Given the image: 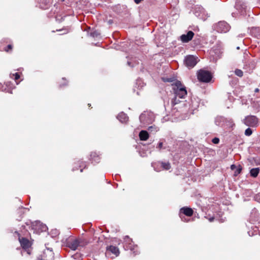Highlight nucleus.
Instances as JSON below:
<instances>
[{
  "label": "nucleus",
  "mask_w": 260,
  "mask_h": 260,
  "mask_svg": "<svg viewBox=\"0 0 260 260\" xmlns=\"http://www.w3.org/2000/svg\"><path fill=\"white\" fill-rule=\"evenodd\" d=\"M259 168H253L250 170V175L253 177H256L259 173Z\"/></svg>",
  "instance_id": "21"
},
{
  "label": "nucleus",
  "mask_w": 260,
  "mask_h": 260,
  "mask_svg": "<svg viewBox=\"0 0 260 260\" xmlns=\"http://www.w3.org/2000/svg\"><path fill=\"white\" fill-rule=\"evenodd\" d=\"M11 78H13V77H14V79L16 81L20 78V76L18 73H16L15 74H11L10 75Z\"/></svg>",
  "instance_id": "27"
},
{
  "label": "nucleus",
  "mask_w": 260,
  "mask_h": 260,
  "mask_svg": "<svg viewBox=\"0 0 260 260\" xmlns=\"http://www.w3.org/2000/svg\"><path fill=\"white\" fill-rule=\"evenodd\" d=\"M91 159H92V161H94L95 162H98L100 160V157L99 156H96V154L95 152H93L91 154Z\"/></svg>",
  "instance_id": "22"
},
{
  "label": "nucleus",
  "mask_w": 260,
  "mask_h": 260,
  "mask_svg": "<svg viewBox=\"0 0 260 260\" xmlns=\"http://www.w3.org/2000/svg\"><path fill=\"white\" fill-rule=\"evenodd\" d=\"M118 119L122 123L126 122L128 120V117L124 113H120L117 116Z\"/></svg>",
  "instance_id": "19"
},
{
  "label": "nucleus",
  "mask_w": 260,
  "mask_h": 260,
  "mask_svg": "<svg viewBox=\"0 0 260 260\" xmlns=\"http://www.w3.org/2000/svg\"><path fill=\"white\" fill-rule=\"evenodd\" d=\"M183 213L184 215L187 216H191L193 214L192 210L190 208H186L183 207L180 209V216L182 220H183V218L182 217L181 214Z\"/></svg>",
  "instance_id": "16"
},
{
  "label": "nucleus",
  "mask_w": 260,
  "mask_h": 260,
  "mask_svg": "<svg viewBox=\"0 0 260 260\" xmlns=\"http://www.w3.org/2000/svg\"><path fill=\"white\" fill-rule=\"evenodd\" d=\"M255 200L257 202L260 203V193H258L255 196Z\"/></svg>",
  "instance_id": "30"
},
{
  "label": "nucleus",
  "mask_w": 260,
  "mask_h": 260,
  "mask_svg": "<svg viewBox=\"0 0 260 260\" xmlns=\"http://www.w3.org/2000/svg\"><path fill=\"white\" fill-rule=\"evenodd\" d=\"M140 120L144 125H147L154 120L153 114L151 112H144L140 116Z\"/></svg>",
  "instance_id": "2"
},
{
  "label": "nucleus",
  "mask_w": 260,
  "mask_h": 260,
  "mask_svg": "<svg viewBox=\"0 0 260 260\" xmlns=\"http://www.w3.org/2000/svg\"><path fill=\"white\" fill-rule=\"evenodd\" d=\"M194 33L192 31H189L187 34H183L180 36V40L183 43L190 41L193 38Z\"/></svg>",
  "instance_id": "15"
},
{
  "label": "nucleus",
  "mask_w": 260,
  "mask_h": 260,
  "mask_svg": "<svg viewBox=\"0 0 260 260\" xmlns=\"http://www.w3.org/2000/svg\"><path fill=\"white\" fill-rule=\"evenodd\" d=\"M236 8L237 9H240V7H241V5H240V4L239 3H237L236 5Z\"/></svg>",
  "instance_id": "32"
},
{
  "label": "nucleus",
  "mask_w": 260,
  "mask_h": 260,
  "mask_svg": "<svg viewBox=\"0 0 260 260\" xmlns=\"http://www.w3.org/2000/svg\"><path fill=\"white\" fill-rule=\"evenodd\" d=\"M258 119L255 116H248L243 120L244 123L248 126L255 127L258 124Z\"/></svg>",
  "instance_id": "6"
},
{
  "label": "nucleus",
  "mask_w": 260,
  "mask_h": 260,
  "mask_svg": "<svg viewBox=\"0 0 260 260\" xmlns=\"http://www.w3.org/2000/svg\"><path fill=\"white\" fill-rule=\"evenodd\" d=\"M41 260H54V253L50 249L45 250Z\"/></svg>",
  "instance_id": "13"
},
{
  "label": "nucleus",
  "mask_w": 260,
  "mask_h": 260,
  "mask_svg": "<svg viewBox=\"0 0 260 260\" xmlns=\"http://www.w3.org/2000/svg\"><path fill=\"white\" fill-rule=\"evenodd\" d=\"M32 228L36 233H39L45 231L47 229V226L40 221H37L32 223Z\"/></svg>",
  "instance_id": "9"
},
{
  "label": "nucleus",
  "mask_w": 260,
  "mask_h": 260,
  "mask_svg": "<svg viewBox=\"0 0 260 260\" xmlns=\"http://www.w3.org/2000/svg\"><path fill=\"white\" fill-rule=\"evenodd\" d=\"M125 245L124 246L127 249H129L136 254L137 253V246L134 245L133 242L128 237H126L125 240Z\"/></svg>",
  "instance_id": "12"
},
{
  "label": "nucleus",
  "mask_w": 260,
  "mask_h": 260,
  "mask_svg": "<svg viewBox=\"0 0 260 260\" xmlns=\"http://www.w3.org/2000/svg\"><path fill=\"white\" fill-rule=\"evenodd\" d=\"M246 6L244 4L243 5L241 6L242 9L245 10ZM241 13H243V10H241Z\"/></svg>",
  "instance_id": "33"
},
{
  "label": "nucleus",
  "mask_w": 260,
  "mask_h": 260,
  "mask_svg": "<svg viewBox=\"0 0 260 260\" xmlns=\"http://www.w3.org/2000/svg\"><path fill=\"white\" fill-rule=\"evenodd\" d=\"M212 142L215 144H218L219 142V139L217 138H214L212 139Z\"/></svg>",
  "instance_id": "28"
},
{
  "label": "nucleus",
  "mask_w": 260,
  "mask_h": 260,
  "mask_svg": "<svg viewBox=\"0 0 260 260\" xmlns=\"http://www.w3.org/2000/svg\"><path fill=\"white\" fill-rule=\"evenodd\" d=\"M162 80L164 82H171L173 81V79L168 78H163Z\"/></svg>",
  "instance_id": "29"
},
{
  "label": "nucleus",
  "mask_w": 260,
  "mask_h": 260,
  "mask_svg": "<svg viewBox=\"0 0 260 260\" xmlns=\"http://www.w3.org/2000/svg\"><path fill=\"white\" fill-rule=\"evenodd\" d=\"M40 7H41L42 8H43V9H44V8H45V7H44V6H43L42 5H40Z\"/></svg>",
  "instance_id": "38"
},
{
  "label": "nucleus",
  "mask_w": 260,
  "mask_h": 260,
  "mask_svg": "<svg viewBox=\"0 0 260 260\" xmlns=\"http://www.w3.org/2000/svg\"><path fill=\"white\" fill-rule=\"evenodd\" d=\"M148 129L151 133H155V132H157L159 129L157 126H156L155 125H153V126H149L148 127Z\"/></svg>",
  "instance_id": "24"
},
{
  "label": "nucleus",
  "mask_w": 260,
  "mask_h": 260,
  "mask_svg": "<svg viewBox=\"0 0 260 260\" xmlns=\"http://www.w3.org/2000/svg\"><path fill=\"white\" fill-rule=\"evenodd\" d=\"M7 48L9 49H12V45H9L7 47Z\"/></svg>",
  "instance_id": "36"
},
{
  "label": "nucleus",
  "mask_w": 260,
  "mask_h": 260,
  "mask_svg": "<svg viewBox=\"0 0 260 260\" xmlns=\"http://www.w3.org/2000/svg\"><path fill=\"white\" fill-rule=\"evenodd\" d=\"M214 219V218L213 217H211V218H209V220L210 222H212V221H213Z\"/></svg>",
  "instance_id": "35"
},
{
  "label": "nucleus",
  "mask_w": 260,
  "mask_h": 260,
  "mask_svg": "<svg viewBox=\"0 0 260 260\" xmlns=\"http://www.w3.org/2000/svg\"><path fill=\"white\" fill-rule=\"evenodd\" d=\"M198 61V57L193 55H188L184 59L185 64L188 68H193Z\"/></svg>",
  "instance_id": "8"
},
{
  "label": "nucleus",
  "mask_w": 260,
  "mask_h": 260,
  "mask_svg": "<svg viewBox=\"0 0 260 260\" xmlns=\"http://www.w3.org/2000/svg\"><path fill=\"white\" fill-rule=\"evenodd\" d=\"M235 74L239 76L242 77L243 76V72L241 70L237 69L235 71Z\"/></svg>",
  "instance_id": "25"
},
{
  "label": "nucleus",
  "mask_w": 260,
  "mask_h": 260,
  "mask_svg": "<svg viewBox=\"0 0 260 260\" xmlns=\"http://www.w3.org/2000/svg\"><path fill=\"white\" fill-rule=\"evenodd\" d=\"M86 244V242L82 239H75L68 243V247L73 250H75L79 247L83 246Z\"/></svg>",
  "instance_id": "4"
},
{
  "label": "nucleus",
  "mask_w": 260,
  "mask_h": 260,
  "mask_svg": "<svg viewBox=\"0 0 260 260\" xmlns=\"http://www.w3.org/2000/svg\"><path fill=\"white\" fill-rule=\"evenodd\" d=\"M224 121H225L227 126L232 127L235 125L232 119H230L228 120L224 119L222 117H217L215 120V122L217 125H219L221 121L224 122Z\"/></svg>",
  "instance_id": "14"
},
{
  "label": "nucleus",
  "mask_w": 260,
  "mask_h": 260,
  "mask_svg": "<svg viewBox=\"0 0 260 260\" xmlns=\"http://www.w3.org/2000/svg\"><path fill=\"white\" fill-rule=\"evenodd\" d=\"M198 79L203 82H209L212 79V75L209 72L201 70L198 73Z\"/></svg>",
  "instance_id": "3"
},
{
  "label": "nucleus",
  "mask_w": 260,
  "mask_h": 260,
  "mask_svg": "<svg viewBox=\"0 0 260 260\" xmlns=\"http://www.w3.org/2000/svg\"><path fill=\"white\" fill-rule=\"evenodd\" d=\"M237 170H238V173H239L240 172L241 169H239Z\"/></svg>",
  "instance_id": "39"
},
{
  "label": "nucleus",
  "mask_w": 260,
  "mask_h": 260,
  "mask_svg": "<svg viewBox=\"0 0 260 260\" xmlns=\"http://www.w3.org/2000/svg\"><path fill=\"white\" fill-rule=\"evenodd\" d=\"M236 166H235L234 165H232L231 167V169L233 170H234L235 169H236Z\"/></svg>",
  "instance_id": "34"
},
{
  "label": "nucleus",
  "mask_w": 260,
  "mask_h": 260,
  "mask_svg": "<svg viewBox=\"0 0 260 260\" xmlns=\"http://www.w3.org/2000/svg\"><path fill=\"white\" fill-rule=\"evenodd\" d=\"M252 133V131L251 128H247L245 131V135L249 136H250Z\"/></svg>",
  "instance_id": "26"
},
{
  "label": "nucleus",
  "mask_w": 260,
  "mask_h": 260,
  "mask_svg": "<svg viewBox=\"0 0 260 260\" xmlns=\"http://www.w3.org/2000/svg\"><path fill=\"white\" fill-rule=\"evenodd\" d=\"M194 14L196 16L200 19L205 20L207 18V14L205 10L201 7H197L195 9Z\"/></svg>",
  "instance_id": "10"
},
{
  "label": "nucleus",
  "mask_w": 260,
  "mask_h": 260,
  "mask_svg": "<svg viewBox=\"0 0 260 260\" xmlns=\"http://www.w3.org/2000/svg\"><path fill=\"white\" fill-rule=\"evenodd\" d=\"M111 253L113 254V256H112V258L116 257L119 254V250L117 247L110 246L107 248L106 255L108 256Z\"/></svg>",
  "instance_id": "11"
},
{
  "label": "nucleus",
  "mask_w": 260,
  "mask_h": 260,
  "mask_svg": "<svg viewBox=\"0 0 260 260\" xmlns=\"http://www.w3.org/2000/svg\"><path fill=\"white\" fill-rule=\"evenodd\" d=\"M230 25L225 21H220L215 26V30L221 33H225L230 30Z\"/></svg>",
  "instance_id": "7"
},
{
  "label": "nucleus",
  "mask_w": 260,
  "mask_h": 260,
  "mask_svg": "<svg viewBox=\"0 0 260 260\" xmlns=\"http://www.w3.org/2000/svg\"><path fill=\"white\" fill-rule=\"evenodd\" d=\"M172 86L175 95V97L172 101V105L173 106L172 113H174V110L180 108L182 106L185 105L184 103L179 102V100L177 99V98H184L187 95V91L185 87L180 81H176L175 83L172 84Z\"/></svg>",
  "instance_id": "1"
},
{
  "label": "nucleus",
  "mask_w": 260,
  "mask_h": 260,
  "mask_svg": "<svg viewBox=\"0 0 260 260\" xmlns=\"http://www.w3.org/2000/svg\"><path fill=\"white\" fill-rule=\"evenodd\" d=\"M161 166L164 168V169L168 170L171 168V165L169 162H160Z\"/></svg>",
  "instance_id": "23"
},
{
  "label": "nucleus",
  "mask_w": 260,
  "mask_h": 260,
  "mask_svg": "<svg viewBox=\"0 0 260 260\" xmlns=\"http://www.w3.org/2000/svg\"><path fill=\"white\" fill-rule=\"evenodd\" d=\"M139 137L141 140L146 141L149 138V135L147 131H141L139 133Z\"/></svg>",
  "instance_id": "18"
},
{
  "label": "nucleus",
  "mask_w": 260,
  "mask_h": 260,
  "mask_svg": "<svg viewBox=\"0 0 260 260\" xmlns=\"http://www.w3.org/2000/svg\"><path fill=\"white\" fill-rule=\"evenodd\" d=\"M169 119H170V118H168L167 119H166L165 120L167 121V120H169Z\"/></svg>",
  "instance_id": "40"
},
{
  "label": "nucleus",
  "mask_w": 260,
  "mask_h": 260,
  "mask_svg": "<svg viewBox=\"0 0 260 260\" xmlns=\"http://www.w3.org/2000/svg\"><path fill=\"white\" fill-rule=\"evenodd\" d=\"M162 142H159L158 144V146H157V147L159 149L161 148L162 147Z\"/></svg>",
  "instance_id": "31"
},
{
  "label": "nucleus",
  "mask_w": 260,
  "mask_h": 260,
  "mask_svg": "<svg viewBox=\"0 0 260 260\" xmlns=\"http://www.w3.org/2000/svg\"><path fill=\"white\" fill-rule=\"evenodd\" d=\"M251 34L256 38H260V28L259 27H253L251 30Z\"/></svg>",
  "instance_id": "20"
},
{
  "label": "nucleus",
  "mask_w": 260,
  "mask_h": 260,
  "mask_svg": "<svg viewBox=\"0 0 260 260\" xmlns=\"http://www.w3.org/2000/svg\"><path fill=\"white\" fill-rule=\"evenodd\" d=\"M188 105H186V106L188 107V111L191 113L193 114L199 107L200 100L197 98H191Z\"/></svg>",
  "instance_id": "5"
},
{
  "label": "nucleus",
  "mask_w": 260,
  "mask_h": 260,
  "mask_svg": "<svg viewBox=\"0 0 260 260\" xmlns=\"http://www.w3.org/2000/svg\"><path fill=\"white\" fill-rule=\"evenodd\" d=\"M258 91H259V89L258 88H256L255 89V90H254V92H258Z\"/></svg>",
  "instance_id": "37"
},
{
  "label": "nucleus",
  "mask_w": 260,
  "mask_h": 260,
  "mask_svg": "<svg viewBox=\"0 0 260 260\" xmlns=\"http://www.w3.org/2000/svg\"><path fill=\"white\" fill-rule=\"evenodd\" d=\"M19 242L21 246L25 249L28 248L30 245L29 241L26 238H19Z\"/></svg>",
  "instance_id": "17"
},
{
  "label": "nucleus",
  "mask_w": 260,
  "mask_h": 260,
  "mask_svg": "<svg viewBox=\"0 0 260 260\" xmlns=\"http://www.w3.org/2000/svg\"><path fill=\"white\" fill-rule=\"evenodd\" d=\"M237 48V49H239V47H238Z\"/></svg>",
  "instance_id": "41"
}]
</instances>
